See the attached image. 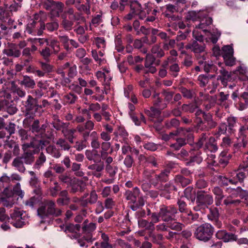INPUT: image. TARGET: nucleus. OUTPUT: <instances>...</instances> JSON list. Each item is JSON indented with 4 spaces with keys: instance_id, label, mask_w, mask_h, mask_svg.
Segmentation results:
<instances>
[{
    "instance_id": "6ab92c4d",
    "label": "nucleus",
    "mask_w": 248,
    "mask_h": 248,
    "mask_svg": "<svg viewBox=\"0 0 248 248\" xmlns=\"http://www.w3.org/2000/svg\"><path fill=\"white\" fill-rule=\"evenodd\" d=\"M41 31H39L38 32V34L41 35L43 31L46 28L49 31H53L55 30H57L59 27V24L58 21H54L51 22L47 23L46 25H45L44 23L40 22L39 23V26Z\"/></svg>"
},
{
    "instance_id": "6e6d98bb",
    "label": "nucleus",
    "mask_w": 248,
    "mask_h": 248,
    "mask_svg": "<svg viewBox=\"0 0 248 248\" xmlns=\"http://www.w3.org/2000/svg\"><path fill=\"white\" fill-rule=\"evenodd\" d=\"M95 42L98 48H104L106 46V41L103 37H97L95 38Z\"/></svg>"
},
{
    "instance_id": "bf43d9fd",
    "label": "nucleus",
    "mask_w": 248,
    "mask_h": 248,
    "mask_svg": "<svg viewBox=\"0 0 248 248\" xmlns=\"http://www.w3.org/2000/svg\"><path fill=\"white\" fill-rule=\"evenodd\" d=\"M240 202L239 200H233L230 197H227L223 201V203L226 205H231L232 204L237 205Z\"/></svg>"
},
{
    "instance_id": "1a4fd4ad",
    "label": "nucleus",
    "mask_w": 248,
    "mask_h": 248,
    "mask_svg": "<svg viewBox=\"0 0 248 248\" xmlns=\"http://www.w3.org/2000/svg\"><path fill=\"white\" fill-rule=\"evenodd\" d=\"M214 232V228L210 224L205 223L196 229L194 235L199 240L206 242L211 239Z\"/></svg>"
},
{
    "instance_id": "a19ab883",
    "label": "nucleus",
    "mask_w": 248,
    "mask_h": 248,
    "mask_svg": "<svg viewBox=\"0 0 248 248\" xmlns=\"http://www.w3.org/2000/svg\"><path fill=\"white\" fill-rule=\"evenodd\" d=\"M53 126L57 130H61L62 129H65L69 125V123L62 122L60 119H58L52 124Z\"/></svg>"
},
{
    "instance_id": "20e7f679",
    "label": "nucleus",
    "mask_w": 248,
    "mask_h": 248,
    "mask_svg": "<svg viewBox=\"0 0 248 248\" xmlns=\"http://www.w3.org/2000/svg\"><path fill=\"white\" fill-rule=\"evenodd\" d=\"M23 105L25 108L23 112L26 117H35L41 114L40 102L38 99L33 97L31 95H28Z\"/></svg>"
},
{
    "instance_id": "423d86ee",
    "label": "nucleus",
    "mask_w": 248,
    "mask_h": 248,
    "mask_svg": "<svg viewBox=\"0 0 248 248\" xmlns=\"http://www.w3.org/2000/svg\"><path fill=\"white\" fill-rule=\"evenodd\" d=\"M170 172V169L168 168L162 170L160 173L158 174L160 184L157 189L161 191L160 195L167 199L170 198V182L165 184L163 183L169 181Z\"/></svg>"
},
{
    "instance_id": "f257e3e1",
    "label": "nucleus",
    "mask_w": 248,
    "mask_h": 248,
    "mask_svg": "<svg viewBox=\"0 0 248 248\" xmlns=\"http://www.w3.org/2000/svg\"><path fill=\"white\" fill-rule=\"evenodd\" d=\"M157 13L156 9L152 10L148 6L142 9L141 5L137 0H134L130 5L129 13L125 16L124 18L130 20L133 18L138 17L139 19L144 21L143 23L148 24L155 20Z\"/></svg>"
},
{
    "instance_id": "ddd939ff",
    "label": "nucleus",
    "mask_w": 248,
    "mask_h": 248,
    "mask_svg": "<svg viewBox=\"0 0 248 248\" xmlns=\"http://www.w3.org/2000/svg\"><path fill=\"white\" fill-rule=\"evenodd\" d=\"M152 34L155 36H158L162 40L163 44V48L164 50H168L170 46V36L167 35L165 32L160 31L157 29H152Z\"/></svg>"
},
{
    "instance_id": "4be33fe9",
    "label": "nucleus",
    "mask_w": 248,
    "mask_h": 248,
    "mask_svg": "<svg viewBox=\"0 0 248 248\" xmlns=\"http://www.w3.org/2000/svg\"><path fill=\"white\" fill-rule=\"evenodd\" d=\"M212 191L215 195L216 205L217 206L220 205L221 201L224 197L223 190L219 186H215L213 187Z\"/></svg>"
},
{
    "instance_id": "b1692460",
    "label": "nucleus",
    "mask_w": 248,
    "mask_h": 248,
    "mask_svg": "<svg viewBox=\"0 0 248 248\" xmlns=\"http://www.w3.org/2000/svg\"><path fill=\"white\" fill-rule=\"evenodd\" d=\"M205 15L206 13H204V11L203 10L191 11L188 12L186 19L194 21L202 19V17L204 16Z\"/></svg>"
},
{
    "instance_id": "c03bdc74",
    "label": "nucleus",
    "mask_w": 248,
    "mask_h": 248,
    "mask_svg": "<svg viewBox=\"0 0 248 248\" xmlns=\"http://www.w3.org/2000/svg\"><path fill=\"white\" fill-rule=\"evenodd\" d=\"M222 56H229L233 55V50L231 46L227 45L225 46L222 48Z\"/></svg>"
},
{
    "instance_id": "7c9ffc66",
    "label": "nucleus",
    "mask_w": 248,
    "mask_h": 248,
    "mask_svg": "<svg viewBox=\"0 0 248 248\" xmlns=\"http://www.w3.org/2000/svg\"><path fill=\"white\" fill-rule=\"evenodd\" d=\"M152 54L156 58H160L164 56L165 53L163 50L160 48L159 45H155L151 49Z\"/></svg>"
},
{
    "instance_id": "7ed1b4c3",
    "label": "nucleus",
    "mask_w": 248,
    "mask_h": 248,
    "mask_svg": "<svg viewBox=\"0 0 248 248\" xmlns=\"http://www.w3.org/2000/svg\"><path fill=\"white\" fill-rule=\"evenodd\" d=\"M35 117H26L23 121V125L24 128L29 129L32 133L34 134V137L40 136L41 137L48 136L45 134L47 132L46 130L47 125L46 124H40L38 119H34Z\"/></svg>"
},
{
    "instance_id": "f3484780",
    "label": "nucleus",
    "mask_w": 248,
    "mask_h": 248,
    "mask_svg": "<svg viewBox=\"0 0 248 248\" xmlns=\"http://www.w3.org/2000/svg\"><path fill=\"white\" fill-rule=\"evenodd\" d=\"M33 59L31 48L30 47L24 48L22 51L21 57V63H23V65H28L32 62Z\"/></svg>"
},
{
    "instance_id": "a211bd4d",
    "label": "nucleus",
    "mask_w": 248,
    "mask_h": 248,
    "mask_svg": "<svg viewBox=\"0 0 248 248\" xmlns=\"http://www.w3.org/2000/svg\"><path fill=\"white\" fill-rule=\"evenodd\" d=\"M140 189L138 187H135L132 190H126L124 196L127 200L130 201L131 202H135L139 197H141L140 196Z\"/></svg>"
},
{
    "instance_id": "864d4df0",
    "label": "nucleus",
    "mask_w": 248,
    "mask_h": 248,
    "mask_svg": "<svg viewBox=\"0 0 248 248\" xmlns=\"http://www.w3.org/2000/svg\"><path fill=\"white\" fill-rule=\"evenodd\" d=\"M232 190L238 193H240V195L242 198L245 199L246 200H248V191L243 190L240 187H237L236 189H232Z\"/></svg>"
},
{
    "instance_id": "ea45409f",
    "label": "nucleus",
    "mask_w": 248,
    "mask_h": 248,
    "mask_svg": "<svg viewBox=\"0 0 248 248\" xmlns=\"http://www.w3.org/2000/svg\"><path fill=\"white\" fill-rule=\"evenodd\" d=\"M13 196H18L20 198H23L24 196V192L21 189L20 183L16 184L13 188Z\"/></svg>"
},
{
    "instance_id": "37998d69",
    "label": "nucleus",
    "mask_w": 248,
    "mask_h": 248,
    "mask_svg": "<svg viewBox=\"0 0 248 248\" xmlns=\"http://www.w3.org/2000/svg\"><path fill=\"white\" fill-rule=\"evenodd\" d=\"M41 200V198L38 197L32 196L25 202L26 205L33 208L35 205L38 203Z\"/></svg>"
},
{
    "instance_id": "a18cd8bd",
    "label": "nucleus",
    "mask_w": 248,
    "mask_h": 248,
    "mask_svg": "<svg viewBox=\"0 0 248 248\" xmlns=\"http://www.w3.org/2000/svg\"><path fill=\"white\" fill-rule=\"evenodd\" d=\"M46 158L43 153H41L39 156L38 158L36 160L33 168H38L40 167V166H42L46 161Z\"/></svg>"
},
{
    "instance_id": "6e6552de",
    "label": "nucleus",
    "mask_w": 248,
    "mask_h": 248,
    "mask_svg": "<svg viewBox=\"0 0 248 248\" xmlns=\"http://www.w3.org/2000/svg\"><path fill=\"white\" fill-rule=\"evenodd\" d=\"M159 95L158 93H155L153 95L154 105L157 108L152 107L151 108L150 110L145 111V114L148 116L150 120L155 122L162 121V119L159 118L161 114L160 110L166 107V103L162 105L161 104V100L159 98Z\"/></svg>"
},
{
    "instance_id": "f03ea898",
    "label": "nucleus",
    "mask_w": 248,
    "mask_h": 248,
    "mask_svg": "<svg viewBox=\"0 0 248 248\" xmlns=\"http://www.w3.org/2000/svg\"><path fill=\"white\" fill-rule=\"evenodd\" d=\"M29 148V143H24L22 148L23 153L20 156L15 158L12 163V166L21 173L25 172L24 164L31 165L35 160L34 150H31Z\"/></svg>"
},
{
    "instance_id": "39448f33",
    "label": "nucleus",
    "mask_w": 248,
    "mask_h": 248,
    "mask_svg": "<svg viewBox=\"0 0 248 248\" xmlns=\"http://www.w3.org/2000/svg\"><path fill=\"white\" fill-rule=\"evenodd\" d=\"M55 202L52 200H47L45 205H42L37 209V215L42 219H46L50 216L58 217L62 215V210L56 208Z\"/></svg>"
},
{
    "instance_id": "58836bf2",
    "label": "nucleus",
    "mask_w": 248,
    "mask_h": 248,
    "mask_svg": "<svg viewBox=\"0 0 248 248\" xmlns=\"http://www.w3.org/2000/svg\"><path fill=\"white\" fill-rule=\"evenodd\" d=\"M13 197H0V201L2 203L4 206L11 208L15 203Z\"/></svg>"
},
{
    "instance_id": "c85d7f7f",
    "label": "nucleus",
    "mask_w": 248,
    "mask_h": 248,
    "mask_svg": "<svg viewBox=\"0 0 248 248\" xmlns=\"http://www.w3.org/2000/svg\"><path fill=\"white\" fill-rule=\"evenodd\" d=\"M160 63V61L152 54H147L146 55L145 66L149 67L151 65H158Z\"/></svg>"
},
{
    "instance_id": "0eeeda50",
    "label": "nucleus",
    "mask_w": 248,
    "mask_h": 248,
    "mask_svg": "<svg viewBox=\"0 0 248 248\" xmlns=\"http://www.w3.org/2000/svg\"><path fill=\"white\" fill-rule=\"evenodd\" d=\"M159 217L165 223L156 226V230L164 232H168V235L166 236L168 239H170V208L162 205L160 206L159 212Z\"/></svg>"
},
{
    "instance_id": "473e14b6",
    "label": "nucleus",
    "mask_w": 248,
    "mask_h": 248,
    "mask_svg": "<svg viewBox=\"0 0 248 248\" xmlns=\"http://www.w3.org/2000/svg\"><path fill=\"white\" fill-rule=\"evenodd\" d=\"M183 221L187 223H191L196 221L199 218L198 214H192L191 212L183 215Z\"/></svg>"
},
{
    "instance_id": "dca6fc26",
    "label": "nucleus",
    "mask_w": 248,
    "mask_h": 248,
    "mask_svg": "<svg viewBox=\"0 0 248 248\" xmlns=\"http://www.w3.org/2000/svg\"><path fill=\"white\" fill-rule=\"evenodd\" d=\"M59 198L57 199V203L59 206L68 205L71 202V198L69 197L67 190H63L59 193Z\"/></svg>"
},
{
    "instance_id": "f704fd0d",
    "label": "nucleus",
    "mask_w": 248,
    "mask_h": 248,
    "mask_svg": "<svg viewBox=\"0 0 248 248\" xmlns=\"http://www.w3.org/2000/svg\"><path fill=\"white\" fill-rule=\"evenodd\" d=\"M133 204L130 205V208L133 211H137L140 207H142L144 205V200L142 197H139L138 200L135 202H132Z\"/></svg>"
},
{
    "instance_id": "412c9836",
    "label": "nucleus",
    "mask_w": 248,
    "mask_h": 248,
    "mask_svg": "<svg viewBox=\"0 0 248 248\" xmlns=\"http://www.w3.org/2000/svg\"><path fill=\"white\" fill-rule=\"evenodd\" d=\"M85 155L90 161H93L94 163L101 162L99 152L95 149L92 150H87L85 152Z\"/></svg>"
},
{
    "instance_id": "393cba45",
    "label": "nucleus",
    "mask_w": 248,
    "mask_h": 248,
    "mask_svg": "<svg viewBox=\"0 0 248 248\" xmlns=\"http://www.w3.org/2000/svg\"><path fill=\"white\" fill-rule=\"evenodd\" d=\"M186 49H191L196 53H199L204 51L205 45L202 43H198L197 41H194L191 44L186 46Z\"/></svg>"
},
{
    "instance_id": "13d9d810",
    "label": "nucleus",
    "mask_w": 248,
    "mask_h": 248,
    "mask_svg": "<svg viewBox=\"0 0 248 248\" xmlns=\"http://www.w3.org/2000/svg\"><path fill=\"white\" fill-rule=\"evenodd\" d=\"M115 47L118 52H122L124 47L122 45V41L120 38L116 37L115 39Z\"/></svg>"
},
{
    "instance_id": "f8f14e48",
    "label": "nucleus",
    "mask_w": 248,
    "mask_h": 248,
    "mask_svg": "<svg viewBox=\"0 0 248 248\" xmlns=\"http://www.w3.org/2000/svg\"><path fill=\"white\" fill-rule=\"evenodd\" d=\"M42 6L46 10L51 11L52 14H55L56 16H59L60 13L63 11L64 4L60 1H44L42 3Z\"/></svg>"
},
{
    "instance_id": "49530a36",
    "label": "nucleus",
    "mask_w": 248,
    "mask_h": 248,
    "mask_svg": "<svg viewBox=\"0 0 248 248\" xmlns=\"http://www.w3.org/2000/svg\"><path fill=\"white\" fill-rule=\"evenodd\" d=\"M54 185L55 186L50 188V194L53 197H56L59 195L58 192L62 188L57 182L54 183Z\"/></svg>"
},
{
    "instance_id": "4468645a",
    "label": "nucleus",
    "mask_w": 248,
    "mask_h": 248,
    "mask_svg": "<svg viewBox=\"0 0 248 248\" xmlns=\"http://www.w3.org/2000/svg\"><path fill=\"white\" fill-rule=\"evenodd\" d=\"M45 134L48 135V136H37L35 138H32L33 140L35 139H39L38 140V149L41 148L43 149L45 147L49 145L50 143V140L54 138V134L52 130H47V132L45 133Z\"/></svg>"
},
{
    "instance_id": "9d476101",
    "label": "nucleus",
    "mask_w": 248,
    "mask_h": 248,
    "mask_svg": "<svg viewBox=\"0 0 248 248\" xmlns=\"http://www.w3.org/2000/svg\"><path fill=\"white\" fill-rule=\"evenodd\" d=\"M217 125V123L213 120V115L210 113H204L203 120L201 117L196 119V127L198 131H208Z\"/></svg>"
},
{
    "instance_id": "338daca9",
    "label": "nucleus",
    "mask_w": 248,
    "mask_h": 248,
    "mask_svg": "<svg viewBox=\"0 0 248 248\" xmlns=\"http://www.w3.org/2000/svg\"><path fill=\"white\" fill-rule=\"evenodd\" d=\"M47 46H50L55 51H58L59 49L58 42L55 40H52L50 41L48 40L47 42Z\"/></svg>"
},
{
    "instance_id": "72a5a7b5",
    "label": "nucleus",
    "mask_w": 248,
    "mask_h": 248,
    "mask_svg": "<svg viewBox=\"0 0 248 248\" xmlns=\"http://www.w3.org/2000/svg\"><path fill=\"white\" fill-rule=\"evenodd\" d=\"M102 237L104 240L103 242L99 244L98 242H96L95 245L96 248H111L110 245L108 244V241L109 238L108 236L105 233L102 234Z\"/></svg>"
},
{
    "instance_id": "a878e982",
    "label": "nucleus",
    "mask_w": 248,
    "mask_h": 248,
    "mask_svg": "<svg viewBox=\"0 0 248 248\" xmlns=\"http://www.w3.org/2000/svg\"><path fill=\"white\" fill-rule=\"evenodd\" d=\"M20 85L24 86L25 88L33 89L35 86V82L32 77L25 75L20 81Z\"/></svg>"
},
{
    "instance_id": "c9c22d12",
    "label": "nucleus",
    "mask_w": 248,
    "mask_h": 248,
    "mask_svg": "<svg viewBox=\"0 0 248 248\" xmlns=\"http://www.w3.org/2000/svg\"><path fill=\"white\" fill-rule=\"evenodd\" d=\"M185 2V0H171V12L174 11H180L182 10L179 9V7H181V5H183Z\"/></svg>"
},
{
    "instance_id": "4d7b16f0",
    "label": "nucleus",
    "mask_w": 248,
    "mask_h": 248,
    "mask_svg": "<svg viewBox=\"0 0 248 248\" xmlns=\"http://www.w3.org/2000/svg\"><path fill=\"white\" fill-rule=\"evenodd\" d=\"M223 59L225 64L227 66H232L235 64V59L233 55L229 56H224Z\"/></svg>"
},
{
    "instance_id": "603ef678",
    "label": "nucleus",
    "mask_w": 248,
    "mask_h": 248,
    "mask_svg": "<svg viewBox=\"0 0 248 248\" xmlns=\"http://www.w3.org/2000/svg\"><path fill=\"white\" fill-rule=\"evenodd\" d=\"M174 181L176 183H180L183 186L187 185L190 182L188 179L184 178L181 175H177Z\"/></svg>"
},
{
    "instance_id": "5701e85b",
    "label": "nucleus",
    "mask_w": 248,
    "mask_h": 248,
    "mask_svg": "<svg viewBox=\"0 0 248 248\" xmlns=\"http://www.w3.org/2000/svg\"><path fill=\"white\" fill-rule=\"evenodd\" d=\"M5 54L9 57L18 58L21 55V51L15 44H11L8 49L5 50Z\"/></svg>"
},
{
    "instance_id": "5fc2aeb1",
    "label": "nucleus",
    "mask_w": 248,
    "mask_h": 248,
    "mask_svg": "<svg viewBox=\"0 0 248 248\" xmlns=\"http://www.w3.org/2000/svg\"><path fill=\"white\" fill-rule=\"evenodd\" d=\"M134 162V159L132 155H127L124 158V163L127 168H129L132 166Z\"/></svg>"
},
{
    "instance_id": "8fccbe9b",
    "label": "nucleus",
    "mask_w": 248,
    "mask_h": 248,
    "mask_svg": "<svg viewBox=\"0 0 248 248\" xmlns=\"http://www.w3.org/2000/svg\"><path fill=\"white\" fill-rule=\"evenodd\" d=\"M56 144L59 145L61 147L62 149L64 150H68L70 148V146L69 144L65 140L62 139H59L57 140Z\"/></svg>"
},
{
    "instance_id": "de8ad7c7",
    "label": "nucleus",
    "mask_w": 248,
    "mask_h": 248,
    "mask_svg": "<svg viewBox=\"0 0 248 248\" xmlns=\"http://www.w3.org/2000/svg\"><path fill=\"white\" fill-rule=\"evenodd\" d=\"M18 133L22 141L28 140L30 137L28 134V131L24 128H20L19 129Z\"/></svg>"
},
{
    "instance_id": "69168bd1",
    "label": "nucleus",
    "mask_w": 248,
    "mask_h": 248,
    "mask_svg": "<svg viewBox=\"0 0 248 248\" xmlns=\"http://www.w3.org/2000/svg\"><path fill=\"white\" fill-rule=\"evenodd\" d=\"M8 222L12 224L14 227L17 228H22L24 225L25 222L21 220V218H18L16 220L11 221L10 219L8 220Z\"/></svg>"
},
{
    "instance_id": "680f3d73",
    "label": "nucleus",
    "mask_w": 248,
    "mask_h": 248,
    "mask_svg": "<svg viewBox=\"0 0 248 248\" xmlns=\"http://www.w3.org/2000/svg\"><path fill=\"white\" fill-rule=\"evenodd\" d=\"M41 68L45 73H50L52 71V66L50 64L44 62H41Z\"/></svg>"
},
{
    "instance_id": "2f4dec72",
    "label": "nucleus",
    "mask_w": 248,
    "mask_h": 248,
    "mask_svg": "<svg viewBox=\"0 0 248 248\" xmlns=\"http://www.w3.org/2000/svg\"><path fill=\"white\" fill-rule=\"evenodd\" d=\"M184 196L187 199L190 200L192 202H193L195 200V192L193 190V187L188 186L186 187L184 191Z\"/></svg>"
},
{
    "instance_id": "3c124183",
    "label": "nucleus",
    "mask_w": 248,
    "mask_h": 248,
    "mask_svg": "<svg viewBox=\"0 0 248 248\" xmlns=\"http://www.w3.org/2000/svg\"><path fill=\"white\" fill-rule=\"evenodd\" d=\"M181 93L183 96L187 99L192 98L195 95V93L193 91L187 90L186 88H182L181 89Z\"/></svg>"
},
{
    "instance_id": "9b49d317",
    "label": "nucleus",
    "mask_w": 248,
    "mask_h": 248,
    "mask_svg": "<svg viewBox=\"0 0 248 248\" xmlns=\"http://www.w3.org/2000/svg\"><path fill=\"white\" fill-rule=\"evenodd\" d=\"M214 202L213 196L207 194L205 190H201L197 192L196 204L193 209L196 211H199L202 209H204L208 206L211 205Z\"/></svg>"
},
{
    "instance_id": "aec40b11",
    "label": "nucleus",
    "mask_w": 248,
    "mask_h": 248,
    "mask_svg": "<svg viewBox=\"0 0 248 248\" xmlns=\"http://www.w3.org/2000/svg\"><path fill=\"white\" fill-rule=\"evenodd\" d=\"M204 149L212 153H215L217 151L218 146L214 137H210L205 143Z\"/></svg>"
},
{
    "instance_id": "0e129e2a",
    "label": "nucleus",
    "mask_w": 248,
    "mask_h": 248,
    "mask_svg": "<svg viewBox=\"0 0 248 248\" xmlns=\"http://www.w3.org/2000/svg\"><path fill=\"white\" fill-rule=\"evenodd\" d=\"M96 229V225L93 223H90L89 225H84L82 227L83 232H91L93 231Z\"/></svg>"
},
{
    "instance_id": "cd10ccee",
    "label": "nucleus",
    "mask_w": 248,
    "mask_h": 248,
    "mask_svg": "<svg viewBox=\"0 0 248 248\" xmlns=\"http://www.w3.org/2000/svg\"><path fill=\"white\" fill-rule=\"evenodd\" d=\"M16 124L11 122H9L5 124L3 129H4L7 132V138L10 139V137L15 133L16 130Z\"/></svg>"
},
{
    "instance_id": "2eb2a0df",
    "label": "nucleus",
    "mask_w": 248,
    "mask_h": 248,
    "mask_svg": "<svg viewBox=\"0 0 248 248\" xmlns=\"http://www.w3.org/2000/svg\"><path fill=\"white\" fill-rule=\"evenodd\" d=\"M218 217L219 213L217 208L214 207L210 209V213L207 215L208 219L213 221L215 226L220 228L222 226V223L219 220Z\"/></svg>"
},
{
    "instance_id": "79ce46f5",
    "label": "nucleus",
    "mask_w": 248,
    "mask_h": 248,
    "mask_svg": "<svg viewBox=\"0 0 248 248\" xmlns=\"http://www.w3.org/2000/svg\"><path fill=\"white\" fill-rule=\"evenodd\" d=\"M204 13L206 14V12L204 11ZM206 14L204 15V16H202V18H205V21L203 19L201 23L199 25L198 27L200 29H204L205 27V26H208L211 25L212 23L213 20L212 18L210 17L206 16Z\"/></svg>"
},
{
    "instance_id": "774afa93",
    "label": "nucleus",
    "mask_w": 248,
    "mask_h": 248,
    "mask_svg": "<svg viewBox=\"0 0 248 248\" xmlns=\"http://www.w3.org/2000/svg\"><path fill=\"white\" fill-rule=\"evenodd\" d=\"M220 35L221 33L219 31H214L211 34V37L209 39L213 44H216L217 42Z\"/></svg>"
},
{
    "instance_id": "bb28decb",
    "label": "nucleus",
    "mask_w": 248,
    "mask_h": 248,
    "mask_svg": "<svg viewBox=\"0 0 248 248\" xmlns=\"http://www.w3.org/2000/svg\"><path fill=\"white\" fill-rule=\"evenodd\" d=\"M219 72L220 75L217 77V79L220 80L222 84L223 85L226 86L228 81L230 80V74L223 68H221Z\"/></svg>"
},
{
    "instance_id": "c756f323",
    "label": "nucleus",
    "mask_w": 248,
    "mask_h": 248,
    "mask_svg": "<svg viewBox=\"0 0 248 248\" xmlns=\"http://www.w3.org/2000/svg\"><path fill=\"white\" fill-rule=\"evenodd\" d=\"M172 140H173V142L171 144V148H174L176 150H179L186 144L185 140L183 138H171Z\"/></svg>"
},
{
    "instance_id": "e433bc0d",
    "label": "nucleus",
    "mask_w": 248,
    "mask_h": 248,
    "mask_svg": "<svg viewBox=\"0 0 248 248\" xmlns=\"http://www.w3.org/2000/svg\"><path fill=\"white\" fill-rule=\"evenodd\" d=\"M104 165L103 162L99 163H95L90 165L88 167V169L90 170H94V171L101 172L104 170Z\"/></svg>"
},
{
    "instance_id": "052dcab7",
    "label": "nucleus",
    "mask_w": 248,
    "mask_h": 248,
    "mask_svg": "<svg viewBox=\"0 0 248 248\" xmlns=\"http://www.w3.org/2000/svg\"><path fill=\"white\" fill-rule=\"evenodd\" d=\"M184 225L180 222L174 221L171 222V230L180 232L184 227Z\"/></svg>"
},
{
    "instance_id": "4c0bfd02",
    "label": "nucleus",
    "mask_w": 248,
    "mask_h": 248,
    "mask_svg": "<svg viewBox=\"0 0 248 248\" xmlns=\"http://www.w3.org/2000/svg\"><path fill=\"white\" fill-rule=\"evenodd\" d=\"M236 118L234 117H229L227 118V123L228 127V132L230 133H233L234 127L236 125Z\"/></svg>"
},
{
    "instance_id": "09e8293b",
    "label": "nucleus",
    "mask_w": 248,
    "mask_h": 248,
    "mask_svg": "<svg viewBox=\"0 0 248 248\" xmlns=\"http://www.w3.org/2000/svg\"><path fill=\"white\" fill-rule=\"evenodd\" d=\"M64 98L66 100L67 102L70 104H73L75 103L76 101L78 98L76 95L72 93H70L68 94L64 95Z\"/></svg>"
},
{
    "instance_id": "e2e57ef3",
    "label": "nucleus",
    "mask_w": 248,
    "mask_h": 248,
    "mask_svg": "<svg viewBox=\"0 0 248 248\" xmlns=\"http://www.w3.org/2000/svg\"><path fill=\"white\" fill-rule=\"evenodd\" d=\"M62 24L65 30L70 31L72 29L74 23L73 21L68 20L66 19H64L62 21Z\"/></svg>"
}]
</instances>
